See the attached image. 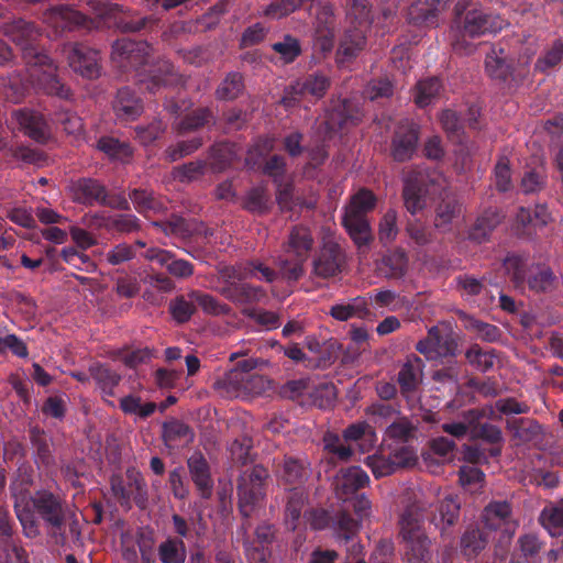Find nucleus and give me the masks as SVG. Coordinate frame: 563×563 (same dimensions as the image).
Segmentation results:
<instances>
[{"label":"nucleus","instance_id":"nucleus-1","mask_svg":"<svg viewBox=\"0 0 563 563\" xmlns=\"http://www.w3.org/2000/svg\"><path fill=\"white\" fill-rule=\"evenodd\" d=\"M3 34L21 47L27 73L25 81L30 86L63 99L69 97V89L60 84L56 75V65L47 55L38 52L35 46L41 36L37 27L19 19L5 23Z\"/></svg>","mask_w":563,"mask_h":563},{"label":"nucleus","instance_id":"nucleus-2","mask_svg":"<svg viewBox=\"0 0 563 563\" xmlns=\"http://www.w3.org/2000/svg\"><path fill=\"white\" fill-rule=\"evenodd\" d=\"M29 486V477L15 479L11 484L14 510L24 536L35 538L40 534V519L51 529H60L65 521L63 499L45 489L31 495Z\"/></svg>","mask_w":563,"mask_h":563},{"label":"nucleus","instance_id":"nucleus-3","mask_svg":"<svg viewBox=\"0 0 563 563\" xmlns=\"http://www.w3.org/2000/svg\"><path fill=\"white\" fill-rule=\"evenodd\" d=\"M431 505L432 501L421 493L415 494L413 500L400 514L399 534L408 563H430L431 561V540L423 528L426 514Z\"/></svg>","mask_w":563,"mask_h":563},{"label":"nucleus","instance_id":"nucleus-4","mask_svg":"<svg viewBox=\"0 0 563 563\" xmlns=\"http://www.w3.org/2000/svg\"><path fill=\"white\" fill-rule=\"evenodd\" d=\"M506 24L503 18L482 8L466 10L457 14L450 29L451 46L460 55H470L476 49L473 40L486 34H495Z\"/></svg>","mask_w":563,"mask_h":563},{"label":"nucleus","instance_id":"nucleus-5","mask_svg":"<svg viewBox=\"0 0 563 563\" xmlns=\"http://www.w3.org/2000/svg\"><path fill=\"white\" fill-rule=\"evenodd\" d=\"M313 245L309 228L296 225L289 232L284 245V255L277 261L279 274L287 280H298L303 274V264Z\"/></svg>","mask_w":563,"mask_h":563},{"label":"nucleus","instance_id":"nucleus-6","mask_svg":"<svg viewBox=\"0 0 563 563\" xmlns=\"http://www.w3.org/2000/svg\"><path fill=\"white\" fill-rule=\"evenodd\" d=\"M347 16L354 29H349L338 51V62H350L365 46L364 32L374 22L371 18V9L367 0H351Z\"/></svg>","mask_w":563,"mask_h":563},{"label":"nucleus","instance_id":"nucleus-7","mask_svg":"<svg viewBox=\"0 0 563 563\" xmlns=\"http://www.w3.org/2000/svg\"><path fill=\"white\" fill-rule=\"evenodd\" d=\"M375 203L376 198L372 191L360 189L345 208L343 225L358 246L367 244L372 239L367 212L374 209Z\"/></svg>","mask_w":563,"mask_h":563},{"label":"nucleus","instance_id":"nucleus-8","mask_svg":"<svg viewBox=\"0 0 563 563\" xmlns=\"http://www.w3.org/2000/svg\"><path fill=\"white\" fill-rule=\"evenodd\" d=\"M503 268L517 288H525L527 285L536 292H544L551 290L555 284L552 271L544 266H536L526 278L527 258L518 254L507 255L503 262Z\"/></svg>","mask_w":563,"mask_h":563},{"label":"nucleus","instance_id":"nucleus-9","mask_svg":"<svg viewBox=\"0 0 563 563\" xmlns=\"http://www.w3.org/2000/svg\"><path fill=\"white\" fill-rule=\"evenodd\" d=\"M445 179L440 173L413 170L405 179L404 200L407 210L415 214L422 210L427 203V196L435 194L442 188Z\"/></svg>","mask_w":563,"mask_h":563},{"label":"nucleus","instance_id":"nucleus-10","mask_svg":"<svg viewBox=\"0 0 563 563\" xmlns=\"http://www.w3.org/2000/svg\"><path fill=\"white\" fill-rule=\"evenodd\" d=\"M267 477L268 472L260 465L244 471L240 476L238 486L239 505L244 516H250L254 506L264 498V483Z\"/></svg>","mask_w":563,"mask_h":563},{"label":"nucleus","instance_id":"nucleus-11","mask_svg":"<svg viewBox=\"0 0 563 563\" xmlns=\"http://www.w3.org/2000/svg\"><path fill=\"white\" fill-rule=\"evenodd\" d=\"M63 54L68 60L69 67L85 78H96L100 74L99 52L77 43H68L63 46Z\"/></svg>","mask_w":563,"mask_h":563},{"label":"nucleus","instance_id":"nucleus-12","mask_svg":"<svg viewBox=\"0 0 563 563\" xmlns=\"http://www.w3.org/2000/svg\"><path fill=\"white\" fill-rule=\"evenodd\" d=\"M482 522L487 530L499 531L501 539L507 540L515 534L518 527L507 501L489 503L483 510Z\"/></svg>","mask_w":563,"mask_h":563},{"label":"nucleus","instance_id":"nucleus-13","mask_svg":"<svg viewBox=\"0 0 563 563\" xmlns=\"http://www.w3.org/2000/svg\"><path fill=\"white\" fill-rule=\"evenodd\" d=\"M416 350L428 360H437L453 355L456 350V343L448 328L435 325L429 329L427 338L417 343Z\"/></svg>","mask_w":563,"mask_h":563},{"label":"nucleus","instance_id":"nucleus-14","mask_svg":"<svg viewBox=\"0 0 563 563\" xmlns=\"http://www.w3.org/2000/svg\"><path fill=\"white\" fill-rule=\"evenodd\" d=\"M88 11L100 19L108 26H117L123 32H135L143 27L142 22H125L123 16L130 14V10L123 5L109 3L102 0H88Z\"/></svg>","mask_w":563,"mask_h":563},{"label":"nucleus","instance_id":"nucleus-15","mask_svg":"<svg viewBox=\"0 0 563 563\" xmlns=\"http://www.w3.org/2000/svg\"><path fill=\"white\" fill-rule=\"evenodd\" d=\"M228 391L234 396L261 395L269 387V382L261 375H244L241 371H230L222 380Z\"/></svg>","mask_w":563,"mask_h":563},{"label":"nucleus","instance_id":"nucleus-16","mask_svg":"<svg viewBox=\"0 0 563 563\" xmlns=\"http://www.w3.org/2000/svg\"><path fill=\"white\" fill-rule=\"evenodd\" d=\"M329 88V80L323 75H311L303 80H298L286 90L282 102L286 108L295 106L300 97L311 96L321 98Z\"/></svg>","mask_w":563,"mask_h":563},{"label":"nucleus","instance_id":"nucleus-17","mask_svg":"<svg viewBox=\"0 0 563 563\" xmlns=\"http://www.w3.org/2000/svg\"><path fill=\"white\" fill-rule=\"evenodd\" d=\"M10 124H15L19 130L36 142H45L48 137L46 121L42 114L34 110H14L11 114Z\"/></svg>","mask_w":563,"mask_h":563},{"label":"nucleus","instance_id":"nucleus-18","mask_svg":"<svg viewBox=\"0 0 563 563\" xmlns=\"http://www.w3.org/2000/svg\"><path fill=\"white\" fill-rule=\"evenodd\" d=\"M148 49L146 43L121 38L113 44L111 57L120 67H136L145 62Z\"/></svg>","mask_w":563,"mask_h":563},{"label":"nucleus","instance_id":"nucleus-19","mask_svg":"<svg viewBox=\"0 0 563 563\" xmlns=\"http://www.w3.org/2000/svg\"><path fill=\"white\" fill-rule=\"evenodd\" d=\"M44 21L56 30H71L77 26L90 29L92 27V20L86 14L74 10L68 5H58L49 9L45 15Z\"/></svg>","mask_w":563,"mask_h":563},{"label":"nucleus","instance_id":"nucleus-20","mask_svg":"<svg viewBox=\"0 0 563 563\" xmlns=\"http://www.w3.org/2000/svg\"><path fill=\"white\" fill-rule=\"evenodd\" d=\"M463 221V206L454 199L442 200L435 208L434 227L442 233L457 230Z\"/></svg>","mask_w":563,"mask_h":563},{"label":"nucleus","instance_id":"nucleus-21","mask_svg":"<svg viewBox=\"0 0 563 563\" xmlns=\"http://www.w3.org/2000/svg\"><path fill=\"white\" fill-rule=\"evenodd\" d=\"M224 285L220 287V292L228 299L239 302L249 303L261 301L265 297L263 288L250 285L238 278H220Z\"/></svg>","mask_w":563,"mask_h":563},{"label":"nucleus","instance_id":"nucleus-22","mask_svg":"<svg viewBox=\"0 0 563 563\" xmlns=\"http://www.w3.org/2000/svg\"><path fill=\"white\" fill-rule=\"evenodd\" d=\"M369 482L367 474L358 466L342 468L334 477L335 494L341 499H347L357 489L365 487Z\"/></svg>","mask_w":563,"mask_h":563},{"label":"nucleus","instance_id":"nucleus-23","mask_svg":"<svg viewBox=\"0 0 563 563\" xmlns=\"http://www.w3.org/2000/svg\"><path fill=\"white\" fill-rule=\"evenodd\" d=\"M220 278H238L239 280H246L255 278L272 283L277 277V273L267 265L260 262H249L239 266H229L220 271Z\"/></svg>","mask_w":563,"mask_h":563},{"label":"nucleus","instance_id":"nucleus-24","mask_svg":"<svg viewBox=\"0 0 563 563\" xmlns=\"http://www.w3.org/2000/svg\"><path fill=\"white\" fill-rule=\"evenodd\" d=\"M334 45V18L332 8L320 7L317 11L314 29V47L322 53H328Z\"/></svg>","mask_w":563,"mask_h":563},{"label":"nucleus","instance_id":"nucleus-25","mask_svg":"<svg viewBox=\"0 0 563 563\" xmlns=\"http://www.w3.org/2000/svg\"><path fill=\"white\" fill-rule=\"evenodd\" d=\"M418 142V129L412 122L401 124L393 141V156L398 162L412 157Z\"/></svg>","mask_w":563,"mask_h":563},{"label":"nucleus","instance_id":"nucleus-26","mask_svg":"<svg viewBox=\"0 0 563 563\" xmlns=\"http://www.w3.org/2000/svg\"><path fill=\"white\" fill-rule=\"evenodd\" d=\"M461 504L454 495H448L438 501L435 510L430 516V522L444 534L446 530L455 525L460 516Z\"/></svg>","mask_w":563,"mask_h":563},{"label":"nucleus","instance_id":"nucleus-27","mask_svg":"<svg viewBox=\"0 0 563 563\" xmlns=\"http://www.w3.org/2000/svg\"><path fill=\"white\" fill-rule=\"evenodd\" d=\"M179 76L174 71V67L167 60H161L151 66L148 75L140 78L141 85H144L150 92H157L163 87L178 84Z\"/></svg>","mask_w":563,"mask_h":563},{"label":"nucleus","instance_id":"nucleus-28","mask_svg":"<svg viewBox=\"0 0 563 563\" xmlns=\"http://www.w3.org/2000/svg\"><path fill=\"white\" fill-rule=\"evenodd\" d=\"M423 378V362L420 357L408 358L398 373L401 394L409 398L416 393Z\"/></svg>","mask_w":563,"mask_h":563},{"label":"nucleus","instance_id":"nucleus-29","mask_svg":"<svg viewBox=\"0 0 563 563\" xmlns=\"http://www.w3.org/2000/svg\"><path fill=\"white\" fill-rule=\"evenodd\" d=\"M360 119L361 112L356 106L350 100H343L336 109H332L329 112L327 120L320 126L324 125L325 133L331 137V133L349 123L355 124Z\"/></svg>","mask_w":563,"mask_h":563},{"label":"nucleus","instance_id":"nucleus-30","mask_svg":"<svg viewBox=\"0 0 563 563\" xmlns=\"http://www.w3.org/2000/svg\"><path fill=\"white\" fill-rule=\"evenodd\" d=\"M341 253L339 245L332 241L323 244L322 250L313 262L316 275L328 278L334 276L340 269Z\"/></svg>","mask_w":563,"mask_h":563},{"label":"nucleus","instance_id":"nucleus-31","mask_svg":"<svg viewBox=\"0 0 563 563\" xmlns=\"http://www.w3.org/2000/svg\"><path fill=\"white\" fill-rule=\"evenodd\" d=\"M188 468L202 498H209L212 494L213 482L208 462L200 453H195L188 459Z\"/></svg>","mask_w":563,"mask_h":563},{"label":"nucleus","instance_id":"nucleus-32","mask_svg":"<svg viewBox=\"0 0 563 563\" xmlns=\"http://www.w3.org/2000/svg\"><path fill=\"white\" fill-rule=\"evenodd\" d=\"M145 257L156 262L176 277H188L194 273L192 265L185 260H176L168 251L161 249H148Z\"/></svg>","mask_w":563,"mask_h":563},{"label":"nucleus","instance_id":"nucleus-33","mask_svg":"<svg viewBox=\"0 0 563 563\" xmlns=\"http://www.w3.org/2000/svg\"><path fill=\"white\" fill-rule=\"evenodd\" d=\"M329 313L338 321H347L353 318L365 319L369 316L368 301L364 297H355L333 305Z\"/></svg>","mask_w":563,"mask_h":563},{"label":"nucleus","instance_id":"nucleus-34","mask_svg":"<svg viewBox=\"0 0 563 563\" xmlns=\"http://www.w3.org/2000/svg\"><path fill=\"white\" fill-rule=\"evenodd\" d=\"M113 110L122 120H134L142 113L143 106L141 99L130 88H122L117 93Z\"/></svg>","mask_w":563,"mask_h":563},{"label":"nucleus","instance_id":"nucleus-35","mask_svg":"<svg viewBox=\"0 0 563 563\" xmlns=\"http://www.w3.org/2000/svg\"><path fill=\"white\" fill-rule=\"evenodd\" d=\"M163 437L169 448H180L194 440V433L187 424L178 420H172L164 424Z\"/></svg>","mask_w":563,"mask_h":563},{"label":"nucleus","instance_id":"nucleus-36","mask_svg":"<svg viewBox=\"0 0 563 563\" xmlns=\"http://www.w3.org/2000/svg\"><path fill=\"white\" fill-rule=\"evenodd\" d=\"M129 485L125 486L120 477L111 479V487L114 496L122 503L128 504L134 492L142 493L145 484L141 475L135 471H128Z\"/></svg>","mask_w":563,"mask_h":563},{"label":"nucleus","instance_id":"nucleus-37","mask_svg":"<svg viewBox=\"0 0 563 563\" xmlns=\"http://www.w3.org/2000/svg\"><path fill=\"white\" fill-rule=\"evenodd\" d=\"M501 216L495 209L485 211L475 222L468 233V239L475 242H483L488 234L499 224Z\"/></svg>","mask_w":563,"mask_h":563},{"label":"nucleus","instance_id":"nucleus-38","mask_svg":"<svg viewBox=\"0 0 563 563\" xmlns=\"http://www.w3.org/2000/svg\"><path fill=\"white\" fill-rule=\"evenodd\" d=\"M240 150L232 143H219L212 147L210 166L214 172L223 170L240 157Z\"/></svg>","mask_w":563,"mask_h":563},{"label":"nucleus","instance_id":"nucleus-39","mask_svg":"<svg viewBox=\"0 0 563 563\" xmlns=\"http://www.w3.org/2000/svg\"><path fill=\"white\" fill-rule=\"evenodd\" d=\"M540 521L543 528L552 537H559L563 534V505H549L547 506L541 515Z\"/></svg>","mask_w":563,"mask_h":563},{"label":"nucleus","instance_id":"nucleus-40","mask_svg":"<svg viewBox=\"0 0 563 563\" xmlns=\"http://www.w3.org/2000/svg\"><path fill=\"white\" fill-rule=\"evenodd\" d=\"M470 364L482 372H487L498 362L495 351L492 349H483L477 344L472 345L465 354Z\"/></svg>","mask_w":563,"mask_h":563},{"label":"nucleus","instance_id":"nucleus-41","mask_svg":"<svg viewBox=\"0 0 563 563\" xmlns=\"http://www.w3.org/2000/svg\"><path fill=\"white\" fill-rule=\"evenodd\" d=\"M450 2L451 0H418L410 14L424 23H433L437 12L443 10Z\"/></svg>","mask_w":563,"mask_h":563},{"label":"nucleus","instance_id":"nucleus-42","mask_svg":"<svg viewBox=\"0 0 563 563\" xmlns=\"http://www.w3.org/2000/svg\"><path fill=\"white\" fill-rule=\"evenodd\" d=\"M282 481L287 484H301L307 477L305 464L294 457H285L282 468L278 471Z\"/></svg>","mask_w":563,"mask_h":563},{"label":"nucleus","instance_id":"nucleus-43","mask_svg":"<svg viewBox=\"0 0 563 563\" xmlns=\"http://www.w3.org/2000/svg\"><path fill=\"white\" fill-rule=\"evenodd\" d=\"M485 69L494 79H506L509 74V65L506 63L504 49L492 48L485 59Z\"/></svg>","mask_w":563,"mask_h":563},{"label":"nucleus","instance_id":"nucleus-44","mask_svg":"<svg viewBox=\"0 0 563 563\" xmlns=\"http://www.w3.org/2000/svg\"><path fill=\"white\" fill-rule=\"evenodd\" d=\"M547 181V170L543 164L527 169L521 178V190L525 194H533L540 191Z\"/></svg>","mask_w":563,"mask_h":563},{"label":"nucleus","instance_id":"nucleus-45","mask_svg":"<svg viewBox=\"0 0 563 563\" xmlns=\"http://www.w3.org/2000/svg\"><path fill=\"white\" fill-rule=\"evenodd\" d=\"M404 464L397 455L394 459L376 454L366 457V465L372 470L375 477L390 475L398 466Z\"/></svg>","mask_w":563,"mask_h":563},{"label":"nucleus","instance_id":"nucleus-46","mask_svg":"<svg viewBox=\"0 0 563 563\" xmlns=\"http://www.w3.org/2000/svg\"><path fill=\"white\" fill-rule=\"evenodd\" d=\"M159 560L163 563H184L186 550L180 540L168 539L158 547Z\"/></svg>","mask_w":563,"mask_h":563},{"label":"nucleus","instance_id":"nucleus-47","mask_svg":"<svg viewBox=\"0 0 563 563\" xmlns=\"http://www.w3.org/2000/svg\"><path fill=\"white\" fill-rule=\"evenodd\" d=\"M120 408L124 413L147 418L155 411L156 405L154 402H142L140 397L129 395L121 398Z\"/></svg>","mask_w":563,"mask_h":563},{"label":"nucleus","instance_id":"nucleus-48","mask_svg":"<svg viewBox=\"0 0 563 563\" xmlns=\"http://www.w3.org/2000/svg\"><path fill=\"white\" fill-rule=\"evenodd\" d=\"M441 84L438 78H428L417 84L415 101L419 107L429 106L439 95Z\"/></svg>","mask_w":563,"mask_h":563},{"label":"nucleus","instance_id":"nucleus-49","mask_svg":"<svg viewBox=\"0 0 563 563\" xmlns=\"http://www.w3.org/2000/svg\"><path fill=\"white\" fill-rule=\"evenodd\" d=\"M488 542L487 534L477 528L465 531L461 539V547L465 555L472 556L483 550Z\"/></svg>","mask_w":563,"mask_h":563},{"label":"nucleus","instance_id":"nucleus-50","mask_svg":"<svg viewBox=\"0 0 563 563\" xmlns=\"http://www.w3.org/2000/svg\"><path fill=\"white\" fill-rule=\"evenodd\" d=\"M413 427L405 417H396L395 420L386 428V439L394 440L397 443L409 441L413 437Z\"/></svg>","mask_w":563,"mask_h":563},{"label":"nucleus","instance_id":"nucleus-51","mask_svg":"<svg viewBox=\"0 0 563 563\" xmlns=\"http://www.w3.org/2000/svg\"><path fill=\"white\" fill-rule=\"evenodd\" d=\"M130 198L139 212H157L163 208V202L147 190L135 189L131 192Z\"/></svg>","mask_w":563,"mask_h":563},{"label":"nucleus","instance_id":"nucleus-52","mask_svg":"<svg viewBox=\"0 0 563 563\" xmlns=\"http://www.w3.org/2000/svg\"><path fill=\"white\" fill-rule=\"evenodd\" d=\"M272 48L280 56L284 63L294 62L301 53L299 41L291 35L283 36L280 41L272 45Z\"/></svg>","mask_w":563,"mask_h":563},{"label":"nucleus","instance_id":"nucleus-53","mask_svg":"<svg viewBox=\"0 0 563 563\" xmlns=\"http://www.w3.org/2000/svg\"><path fill=\"white\" fill-rule=\"evenodd\" d=\"M98 148L112 158L125 161L132 155L131 146L113 137H102L98 142Z\"/></svg>","mask_w":563,"mask_h":563},{"label":"nucleus","instance_id":"nucleus-54","mask_svg":"<svg viewBox=\"0 0 563 563\" xmlns=\"http://www.w3.org/2000/svg\"><path fill=\"white\" fill-rule=\"evenodd\" d=\"M80 199L85 203H91L93 201L104 200L106 198V189L97 180L93 179H82L77 184Z\"/></svg>","mask_w":563,"mask_h":563},{"label":"nucleus","instance_id":"nucleus-55","mask_svg":"<svg viewBox=\"0 0 563 563\" xmlns=\"http://www.w3.org/2000/svg\"><path fill=\"white\" fill-rule=\"evenodd\" d=\"M93 378L102 393L107 396L113 395V389L121 380V376L106 366H98L93 371Z\"/></svg>","mask_w":563,"mask_h":563},{"label":"nucleus","instance_id":"nucleus-56","mask_svg":"<svg viewBox=\"0 0 563 563\" xmlns=\"http://www.w3.org/2000/svg\"><path fill=\"white\" fill-rule=\"evenodd\" d=\"M477 419L478 415L475 411L470 410L464 415L463 421L446 422L443 423L441 428L445 433L456 439H461L467 434L470 428Z\"/></svg>","mask_w":563,"mask_h":563},{"label":"nucleus","instance_id":"nucleus-57","mask_svg":"<svg viewBox=\"0 0 563 563\" xmlns=\"http://www.w3.org/2000/svg\"><path fill=\"white\" fill-rule=\"evenodd\" d=\"M269 197L266 189L262 186L252 188L244 201V206L252 212H264L268 208Z\"/></svg>","mask_w":563,"mask_h":563},{"label":"nucleus","instance_id":"nucleus-58","mask_svg":"<svg viewBox=\"0 0 563 563\" xmlns=\"http://www.w3.org/2000/svg\"><path fill=\"white\" fill-rule=\"evenodd\" d=\"M243 89L242 76L233 73L222 81L217 90L218 98L223 100H232L236 98Z\"/></svg>","mask_w":563,"mask_h":563},{"label":"nucleus","instance_id":"nucleus-59","mask_svg":"<svg viewBox=\"0 0 563 563\" xmlns=\"http://www.w3.org/2000/svg\"><path fill=\"white\" fill-rule=\"evenodd\" d=\"M512 435L521 442L529 441L537 433L538 426L529 419H510L507 421Z\"/></svg>","mask_w":563,"mask_h":563},{"label":"nucleus","instance_id":"nucleus-60","mask_svg":"<svg viewBox=\"0 0 563 563\" xmlns=\"http://www.w3.org/2000/svg\"><path fill=\"white\" fill-rule=\"evenodd\" d=\"M379 240L384 243L393 242L397 234V213L395 210H388L380 220L379 223Z\"/></svg>","mask_w":563,"mask_h":563},{"label":"nucleus","instance_id":"nucleus-61","mask_svg":"<svg viewBox=\"0 0 563 563\" xmlns=\"http://www.w3.org/2000/svg\"><path fill=\"white\" fill-rule=\"evenodd\" d=\"M306 496L301 490H295L286 506V519L289 527L295 530L296 521L301 515L302 507L305 505Z\"/></svg>","mask_w":563,"mask_h":563},{"label":"nucleus","instance_id":"nucleus-62","mask_svg":"<svg viewBox=\"0 0 563 563\" xmlns=\"http://www.w3.org/2000/svg\"><path fill=\"white\" fill-rule=\"evenodd\" d=\"M190 299H192L195 303L198 305L207 313L221 314L228 311L224 305H221L209 294L194 291L190 295Z\"/></svg>","mask_w":563,"mask_h":563},{"label":"nucleus","instance_id":"nucleus-63","mask_svg":"<svg viewBox=\"0 0 563 563\" xmlns=\"http://www.w3.org/2000/svg\"><path fill=\"white\" fill-rule=\"evenodd\" d=\"M495 183L500 191H507L511 188V169L509 159L505 156L500 157L495 167Z\"/></svg>","mask_w":563,"mask_h":563},{"label":"nucleus","instance_id":"nucleus-64","mask_svg":"<svg viewBox=\"0 0 563 563\" xmlns=\"http://www.w3.org/2000/svg\"><path fill=\"white\" fill-rule=\"evenodd\" d=\"M211 113L207 109H199L186 115L178 125L180 132L196 130L209 122Z\"/></svg>","mask_w":563,"mask_h":563}]
</instances>
